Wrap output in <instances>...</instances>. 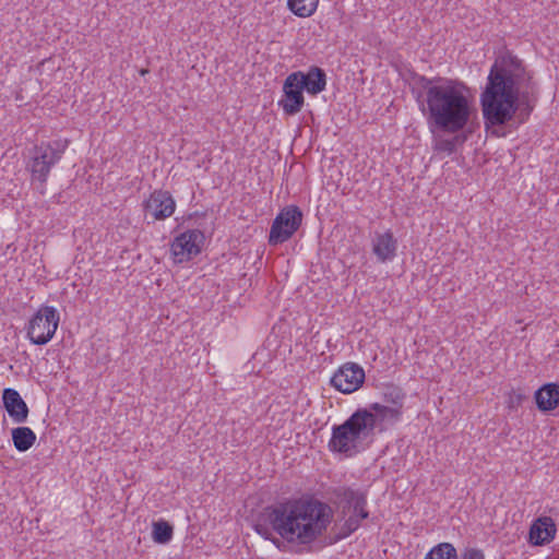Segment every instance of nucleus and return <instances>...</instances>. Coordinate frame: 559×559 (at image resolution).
Returning a JSON list of instances; mask_svg holds the SVG:
<instances>
[{"instance_id": "nucleus-1", "label": "nucleus", "mask_w": 559, "mask_h": 559, "mask_svg": "<svg viewBox=\"0 0 559 559\" xmlns=\"http://www.w3.org/2000/svg\"><path fill=\"white\" fill-rule=\"evenodd\" d=\"M333 521L331 507L312 497L286 498L264 508L253 530L278 550H311Z\"/></svg>"}, {"instance_id": "nucleus-2", "label": "nucleus", "mask_w": 559, "mask_h": 559, "mask_svg": "<svg viewBox=\"0 0 559 559\" xmlns=\"http://www.w3.org/2000/svg\"><path fill=\"white\" fill-rule=\"evenodd\" d=\"M537 96V84L523 61L511 52L501 55L492 63L480 93L486 127L506 126L519 110L520 122H524L533 111Z\"/></svg>"}, {"instance_id": "nucleus-3", "label": "nucleus", "mask_w": 559, "mask_h": 559, "mask_svg": "<svg viewBox=\"0 0 559 559\" xmlns=\"http://www.w3.org/2000/svg\"><path fill=\"white\" fill-rule=\"evenodd\" d=\"M416 99L430 130L457 133L465 129L472 115L466 86L442 76L416 75Z\"/></svg>"}, {"instance_id": "nucleus-4", "label": "nucleus", "mask_w": 559, "mask_h": 559, "mask_svg": "<svg viewBox=\"0 0 559 559\" xmlns=\"http://www.w3.org/2000/svg\"><path fill=\"white\" fill-rule=\"evenodd\" d=\"M377 432L378 426L371 414L358 408L343 424L332 427L329 449L332 452L352 454L365 442L371 441Z\"/></svg>"}, {"instance_id": "nucleus-5", "label": "nucleus", "mask_w": 559, "mask_h": 559, "mask_svg": "<svg viewBox=\"0 0 559 559\" xmlns=\"http://www.w3.org/2000/svg\"><path fill=\"white\" fill-rule=\"evenodd\" d=\"M68 146V140L57 139L40 142L29 151L26 169L31 173L32 182L39 183L41 193L45 192L52 167L61 160Z\"/></svg>"}, {"instance_id": "nucleus-6", "label": "nucleus", "mask_w": 559, "mask_h": 559, "mask_svg": "<svg viewBox=\"0 0 559 559\" xmlns=\"http://www.w3.org/2000/svg\"><path fill=\"white\" fill-rule=\"evenodd\" d=\"M406 394L402 388L390 384L384 386L382 399L385 404L371 403L362 408L371 414L378 426V432H383L401 420L402 408Z\"/></svg>"}, {"instance_id": "nucleus-7", "label": "nucleus", "mask_w": 559, "mask_h": 559, "mask_svg": "<svg viewBox=\"0 0 559 559\" xmlns=\"http://www.w3.org/2000/svg\"><path fill=\"white\" fill-rule=\"evenodd\" d=\"M60 321L59 311L43 305L29 319L26 335L32 344L46 345L56 334Z\"/></svg>"}, {"instance_id": "nucleus-8", "label": "nucleus", "mask_w": 559, "mask_h": 559, "mask_svg": "<svg viewBox=\"0 0 559 559\" xmlns=\"http://www.w3.org/2000/svg\"><path fill=\"white\" fill-rule=\"evenodd\" d=\"M301 221L302 212L297 205L284 207L272 223L269 243L276 246L290 239L300 227Z\"/></svg>"}, {"instance_id": "nucleus-9", "label": "nucleus", "mask_w": 559, "mask_h": 559, "mask_svg": "<svg viewBox=\"0 0 559 559\" xmlns=\"http://www.w3.org/2000/svg\"><path fill=\"white\" fill-rule=\"evenodd\" d=\"M205 236L199 229H188L176 236L170 245V252L176 264L189 262L202 249Z\"/></svg>"}, {"instance_id": "nucleus-10", "label": "nucleus", "mask_w": 559, "mask_h": 559, "mask_svg": "<svg viewBox=\"0 0 559 559\" xmlns=\"http://www.w3.org/2000/svg\"><path fill=\"white\" fill-rule=\"evenodd\" d=\"M365 381L364 369L355 362H346L332 376L330 383L344 394L357 391Z\"/></svg>"}, {"instance_id": "nucleus-11", "label": "nucleus", "mask_w": 559, "mask_h": 559, "mask_svg": "<svg viewBox=\"0 0 559 559\" xmlns=\"http://www.w3.org/2000/svg\"><path fill=\"white\" fill-rule=\"evenodd\" d=\"M277 104L287 116L297 115L305 105L304 90L292 73L284 81L283 95Z\"/></svg>"}, {"instance_id": "nucleus-12", "label": "nucleus", "mask_w": 559, "mask_h": 559, "mask_svg": "<svg viewBox=\"0 0 559 559\" xmlns=\"http://www.w3.org/2000/svg\"><path fill=\"white\" fill-rule=\"evenodd\" d=\"M143 206L155 221H163L174 214L176 202L170 192L166 190H154L144 202Z\"/></svg>"}, {"instance_id": "nucleus-13", "label": "nucleus", "mask_w": 559, "mask_h": 559, "mask_svg": "<svg viewBox=\"0 0 559 559\" xmlns=\"http://www.w3.org/2000/svg\"><path fill=\"white\" fill-rule=\"evenodd\" d=\"M292 74L296 76V81L308 94L318 95L325 90L326 74L323 69L317 66L310 67L307 72L296 71Z\"/></svg>"}, {"instance_id": "nucleus-14", "label": "nucleus", "mask_w": 559, "mask_h": 559, "mask_svg": "<svg viewBox=\"0 0 559 559\" xmlns=\"http://www.w3.org/2000/svg\"><path fill=\"white\" fill-rule=\"evenodd\" d=\"M557 533V526L550 516H539L531 525L528 542L534 546L551 543Z\"/></svg>"}, {"instance_id": "nucleus-15", "label": "nucleus", "mask_w": 559, "mask_h": 559, "mask_svg": "<svg viewBox=\"0 0 559 559\" xmlns=\"http://www.w3.org/2000/svg\"><path fill=\"white\" fill-rule=\"evenodd\" d=\"M2 402L5 411L14 423L24 424L27 420L29 413L28 406L15 389H4L2 392Z\"/></svg>"}, {"instance_id": "nucleus-16", "label": "nucleus", "mask_w": 559, "mask_h": 559, "mask_svg": "<svg viewBox=\"0 0 559 559\" xmlns=\"http://www.w3.org/2000/svg\"><path fill=\"white\" fill-rule=\"evenodd\" d=\"M397 240L391 230L376 233L372 238V252L381 263L392 261L396 257Z\"/></svg>"}, {"instance_id": "nucleus-17", "label": "nucleus", "mask_w": 559, "mask_h": 559, "mask_svg": "<svg viewBox=\"0 0 559 559\" xmlns=\"http://www.w3.org/2000/svg\"><path fill=\"white\" fill-rule=\"evenodd\" d=\"M536 406L542 412H550L559 405V384L546 383L534 394Z\"/></svg>"}, {"instance_id": "nucleus-18", "label": "nucleus", "mask_w": 559, "mask_h": 559, "mask_svg": "<svg viewBox=\"0 0 559 559\" xmlns=\"http://www.w3.org/2000/svg\"><path fill=\"white\" fill-rule=\"evenodd\" d=\"M11 437L14 448L19 452H26L34 445L36 441L35 432L25 426L13 428L11 431Z\"/></svg>"}, {"instance_id": "nucleus-19", "label": "nucleus", "mask_w": 559, "mask_h": 559, "mask_svg": "<svg viewBox=\"0 0 559 559\" xmlns=\"http://www.w3.org/2000/svg\"><path fill=\"white\" fill-rule=\"evenodd\" d=\"M319 4V0H287L288 9L299 17L311 16Z\"/></svg>"}, {"instance_id": "nucleus-20", "label": "nucleus", "mask_w": 559, "mask_h": 559, "mask_svg": "<svg viewBox=\"0 0 559 559\" xmlns=\"http://www.w3.org/2000/svg\"><path fill=\"white\" fill-rule=\"evenodd\" d=\"M335 496L341 500L344 508L353 509L360 498H365L367 495L361 490H355L350 487H338L334 491Z\"/></svg>"}, {"instance_id": "nucleus-21", "label": "nucleus", "mask_w": 559, "mask_h": 559, "mask_svg": "<svg viewBox=\"0 0 559 559\" xmlns=\"http://www.w3.org/2000/svg\"><path fill=\"white\" fill-rule=\"evenodd\" d=\"M174 535V527L165 520L153 523L152 538L157 544H168Z\"/></svg>"}, {"instance_id": "nucleus-22", "label": "nucleus", "mask_w": 559, "mask_h": 559, "mask_svg": "<svg viewBox=\"0 0 559 559\" xmlns=\"http://www.w3.org/2000/svg\"><path fill=\"white\" fill-rule=\"evenodd\" d=\"M425 559H459V557L451 543H440L426 554Z\"/></svg>"}, {"instance_id": "nucleus-23", "label": "nucleus", "mask_w": 559, "mask_h": 559, "mask_svg": "<svg viewBox=\"0 0 559 559\" xmlns=\"http://www.w3.org/2000/svg\"><path fill=\"white\" fill-rule=\"evenodd\" d=\"M465 138L461 139L459 135H455L452 139H439L435 143V150L437 152H443L449 155L453 154L456 151V145L461 141L463 142Z\"/></svg>"}, {"instance_id": "nucleus-24", "label": "nucleus", "mask_w": 559, "mask_h": 559, "mask_svg": "<svg viewBox=\"0 0 559 559\" xmlns=\"http://www.w3.org/2000/svg\"><path fill=\"white\" fill-rule=\"evenodd\" d=\"M360 519L356 514H352L344 523L340 538H345L353 534L360 526Z\"/></svg>"}, {"instance_id": "nucleus-25", "label": "nucleus", "mask_w": 559, "mask_h": 559, "mask_svg": "<svg viewBox=\"0 0 559 559\" xmlns=\"http://www.w3.org/2000/svg\"><path fill=\"white\" fill-rule=\"evenodd\" d=\"M366 506L367 496L365 498H360V501L356 502L355 507L353 508V514H356L360 520L368 519L369 512L366 510Z\"/></svg>"}, {"instance_id": "nucleus-26", "label": "nucleus", "mask_w": 559, "mask_h": 559, "mask_svg": "<svg viewBox=\"0 0 559 559\" xmlns=\"http://www.w3.org/2000/svg\"><path fill=\"white\" fill-rule=\"evenodd\" d=\"M461 559H485V554L478 548H466Z\"/></svg>"}]
</instances>
